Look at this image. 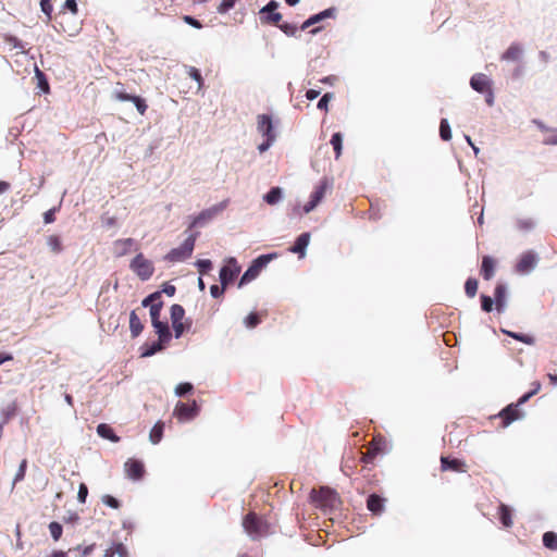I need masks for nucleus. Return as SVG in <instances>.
Masks as SVG:
<instances>
[{"instance_id":"cd10ccee","label":"nucleus","mask_w":557,"mask_h":557,"mask_svg":"<svg viewBox=\"0 0 557 557\" xmlns=\"http://www.w3.org/2000/svg\"><path fill=\"white\" fill-rule=\"evenodd\" d=\"M498 517H499L502 524L505 528H510L512 525L513 522H512L511 509L507 505H505V504L499 505Z\"/></svg>"},{"instance_id":"49530a36","label":"nucleus","mask_w":557,"mask_h":557,"mask_svg":"<svg viewBox=\"0 0 557 557\" xmlns=\"http://www.w3.org/2000/svg\"><path fill=\"white\" fill-rule=\"evenodd\" d=\"M260 322H261V318H260L259 313H257V312L249 313L247 315V318L245 319V325L249 329L256 327Z\"/></svg>"},{"instance_id":"603ef678","label":"nucleus","mask_w":557,"mask_h":557,"mask_svg":"<svg viewBox=\"0 0 557 557\" xmlns=\"http://www.w3.org/2000/svg\"><path fill=\"white\" fill-rule=\"evenodd\" d=\"M277 27L287 36H295L297 33V26L289 23L278 24Z\"/></svg>"},{"instance_id":"9b49d317","label":"nucleus","mask_w":557,"mask_h":557,"mask_svg":"<svg viewBox=\"0 0 557 557\" xmlns=\"http://www.w3.org/2000/svg\"><path fill=\"white\" fill-rule=\"evenodd\" d=\"M240 272V268L234 258L227 261V264L220 270V281L223 287L232 283Z\"/></svg>"},{"instance_id":"13d9d810","label":"nucleus","mask_w":557,"mask_h":557,"mask_svg":"<svg viewBox=\"0 0 557 557\" xmlns=\"http://www.w3.org/2000/svg\"><path fill=\"white\" fill-rule=\"evenodd\" d=\"M193 391V385L190 383H181L176 386L175 393L178 396H184L185 394Z\"/></svg>"},{"instance_id":"09e8293b","label":"nucleus","mask_w":557,"mask_h":557,"mask_svg":"<svg viewBox=\"0 0 557 557\" xmlns=\"http://www.w3.org/2000/svg\"><path fill=\"white\" fill-rule=\"evenodd\" d=\"M198 272L203 275L212 269V262L209 259H201L196 262Z\"/></svg>"},{"instance_id":"f3484780","label":"nucleus","mask_w":557,"mask_h":557,"mask_svg":"<svg viewBox=\"0 0 557 557\" xmlns=\"http://www.w3.org/2000/svg\"><path fill=\"white\" fill-rule=\"evenodd\" d=\"M441 468L442 471H455V472H466V463L457 458L450 459L449 457H441Z\"/></svg>"},{"instance_id":"423d86ee","label":"nucleus","mask_w":557,"mask_h":557,"mask_svg":"<svg viewBox=\"0 0 557 557\" xmlns=\"http://www.w3.org/2000/svg\"><path fill=\"white\" fill-rule=\"evenodd\" d=\"M275 257V255H261L255 259L251 265L243 274L239 286H243L252 280H255L261 272V270Z\"/></svg>"},{"instance_id":"6ab92c4d","label":"nucleus","mask_w":557,"mask_h":557,"mask_svg":"<svg viewBox=\"0 0 557 557\" xmlns=\"http://www.w3.org/2000/svg\"><path fill=\"white\" fill-rule=\"evenodd\" d=\"M309 242H310V234L302 233L297 237L295 244L289 248V251L293 253H298L299 257H304L306 248L309 245Z\"/></svg>"},{"instance_id":"ea45409f","label":"nucleus","mask_w":557,"mask_h":557,"mask_svg":"<svg viewBox=\"0 0 557 557\" xmlns=\"http://www.w3.org/2000/svg\"><path fill=\"white\" fill-rule=\"evenodd\" d=\"M440 136L443 140L448 141L451 138V131L446 119H442L440 123Z\"/></svg>"},{"instance_id":"bb28decb","label":"nucleus","mask_w":557,"mask_h":557,"mask_svg":"<svg viewBox=\"0 0 557 557\" xmlns=\"http://www.w3.org/2000/svg\"><path fill=\"white\" fill-rule=\"evenodd\" d=\"M381 450L380 441H376L374 437L371 446L368 448L366 453H361L362 457L361 460L367 465L372 462V460L375 458L377 453Z\"/></svg>"},{"instance_id":"8fccbe9b","label":"nucleus","mask_w":557,"mask_h":557,"mask_svg":"<svg viewBox=\"0 0 557 557\" xmlns=\"http://www.w3.org/2000/svg\"><path fill=\"white\" fill-rule=\"evenodd\" d=\"M36 77L38 78V86L40 87V89L45 92H48L49 91L48 81H47L45 74L39 69H36Z\"/></svg>"},{"instance_id":"052dcab7","label":"nucleus","mask_w":557,"mask_h":557,"mask_svg":"<svg viewBox=\"0 0 557 557\" xmlns=\"http://www.w3.org/2000/svg\"><path fill=\"white\" fill-rule=\"evenodd\" d=\"M88 495V487L85 483H81L78 487L77 498L81 503H85Z\"/></svg>"},{"instance_id":"aec40b11","label":"nucleus","mask_w":557,"mask_h":557,"mask_svg":"<svg viewBox=\"0 0 557 557\" xmlns=\"http://www.w3.org/2000/svg\"><path fill=\"white\" fill-rule=\"evenodd\" d=\"M470 85L474 90L485 92L491 87V82L486 75L480 73L471 77Z\"/></svg>"},{"instance_id":"1a4fd4ad","label":"nucleus","mask_w":557,"mask_h":557,"mask_svg":"<svg viewBox=\"0 0 557 557\" xmlns=\"http://www.w3.org/2000/svg\"><path fill=\"white\" fill-rule=\"evenodd\" d=\"M278 3L271 0L265 7L260 10V21L263 24H272L277 26L282 20V14L275 12Z\"/></svg>"},{"instance_id":"4d7b16f0","label":"nucleus","mask_w":557,"mask_h":557,"mask_svg":"<svg viewBox=\"0 0 557 557\" xmlns=\"http://www.w3.org/2000/svg\"><path fill=\"white\" fill-rule=\"evenodd\" d=\"M333 98L332 92H326L322 96V98L318 102V109L327 111V106L330 100Z\"/></svg>"},{"instance_id":"6e6552de","label":"nucleus","mask_w":557,"mask_h":557,"mask_svg":"<svg viewBox=\"0 0 557 557\" xmlns=\"http://www.w3.org/2000/svg\"><path fill=\"white\" fill-rule=\"evenodd\" d=\"M330 185L326 178H323L319 182L310 196V200L304 207V211L306 213L312 211L322 201Z\"/></svg>"},{"instance_id":"774afa93","label":"nucleus","mask_w":557,"mask_h":557,"mask_svg":"<svg viewBox=\"0 0 557 557\" xmlns=\"http://www.w3.org/2000/svg\"><path fill=\"white\" fill-rule=\"evenodd\" d=\"M534 223L531 220H520L518 222V226L521 230H531L533 227Z\"/></svg>"},{"instance_id":"0eeeda50","label":"nucleus","mask_w":557,"mask_h":557,"mask_svg":"<svg viewBox=\"0 0 557 557\" xmlns=\"http://www.w3.org/2000/svg\"><path fill=\"white\" fill-rule=\"evenodd\" d=\"M141 305L144 307L150 306V318H151V324L161 322L160 314L163 307V301L161 300V292H154L150 294L148 297H146Z\"/></svg>"},{"instance_id":"f257e3e1","label":"nucleus","mask_w":557,"mask_h":557,"mask_svg":"<svg viewBox=\"0 0 557 557\" xmlns=\"http://www.w3.org/2000/svg\"><path fill=\"white\" fill-rule=\"evenodd\" d=\"M534 385L535 386L531 392L521 396L517 403H512L506 406L503 410L499 411V413L492 416L491 419L499 420L498 426L505 429L509 426L512 422L523 418V412L520 410V406L527 403L541 388L540 383H535Z\"/></svg>"},{"instance_id":"a878e982","label":"nucleus","mask_w":557,"mask_h":557,"mask_svg":"<svg viewBox=\"0 0 557 557\" xmlns=\"http://www.w3.org/2000/svg\"><path fill=\"white\" fill-rule=\"evenodd\" d=\"M129 330L133 338L139 336L144 330V324L141 323L135 310H133L129 314Z\"/></svg>"},{"instance_id":"c756f323","label":"nucleus","mask_w":557,"mask_h":557,"mask_svg":"<svg viewBox=\"0 0 557 557\" xmlns=\"http://www.w3.org/2000/svg\"><path fill=\"white\" fill-rule=\"evenodd\" d=\"M383 506V498L377 494H372L367 500V507L373 513H379Z\"/></svg>"},{"instance_id":"4468645a","label":"nucleus","mask_w":557,"mask_h":557,"mask_svg":"<svg viewBox=\"0 0 557 557\" xmlns=\"http://www.w3.org/2000/svg\"><path fill=\"white\" fill-rule=\"evenodd\" d=\"M124 470L128 479L138 481L145 475V466L138 460L131 458L124 463Z\"/></svg>"},{"instance_id":"6e6d98bb","label":"nucleus","mask_w":557,"mask_h":557,"mask_svg":"<svg viewBox=\"0 0 557 557\" xmlns=\"http://www.w3.org/2000/svg\"><path fill=\"white\" fill-rule=\"evenodd\" d=\"M26 468H27V460L23 459L22 462L20 463L18 470L14 476V481H13L14 484L24 479L25 473H26Z\"/></svg>"},{"instance_id":"4c0bfd02","label":"nucleus","mask_w":557,"mask_h":557,"mask_svg":"<svg viewBox=\"0 0 557 557\" xmlns=\"http://www.w3.org/2000/svg\"><path fill=\"white\" fill-rule=\"evenodd\" d=\"M185 317V309L181 305H173L171 307V321L172 324H175V322L183 321Z\"/></svg>"},{"instance_id":"338daca9","label":"nucleus","mask_w":557,"mask_h":557,"mask_svg":"<svg viewBox=\"0 0 557 557\" xmlns=\"http://www.w3.org/2000/svg\"><path fill=\"white\" fill-rule=\"evenodd\" d=\"M54 220H55V209H50L45 212V214H44L45 223L49 224V223L54 222Z\"/></svg>"},{"instance_id":"dca6fc26","label":"nucleus","mask_w":557,"mask_h":557,"mask_svg":"<svg viewBox=\"0 0 557 557\" xmlns=\"http://www.w3.org/2000/svg\"><path fill=\"white\" fill-rule=\"evenodd\" d=\"M257 128L264 137L275 136L272 119L268 114H260L257 116Z\"/></svg>"},{"instance_id":"a18cd8bd","label":"nucleus","mask_w":557,"mask_h":557,"mask_svg":"<svg viewBox=\"0 0 557 557\" xmlns=\"http://www.w3.org/2000/svg\"><path fill=\"white\" fill-rule=\"evenodd\" d=\"M40 9L47 16V22L52 20L53 5L52 0H40Z\"/></svg>"},{"instance_id":"7c9ffc66","label":"nucleus","mask_w":557,"mask_h":557,"mask_svg":"<svg viewBox=\"0 0 557 557\" xmlns=\"http://www.w3.org/2000/svg\"><path fill=\"white\" fill-rule=\"evenodd\" d=\"M543 545L552 550H557V533L553 531L543 534Z\"/></svg>"},{"instance_id":"bf43d9fd","label":"nucleus","mask_w":557,"mask_h":557,"mask_svg":"<svg viewBox=\"0 0 557 557\" xmlns=\"http://www.w3.org/2000/svg\"><path fill=\"white\" fill-rule=\"evenodd\" d=\"M164 343H161L160 341L158 343H153L146 351L143 352L144 357L152 356L157 351L162 349V345Z\"/></svg>"},{"instance_id":"f03ea898","label":"nucleus","mask_w":557,"mask_h":557,"mask_svg":"<svg viewBox=\"0 0 557 557\" xmlns=\"http://www.w3.org/2000/svg\"><path fill=\"white\" fill-rule=\"evenodd\" d=\"M242 525L252 541H259L273 533L270 522L255 511H249L244 516Z\"/></svg>"},{"instance_id":"7ed1b4c3","label":"nucleus","mask_w":557,"mask_h":557,"mask_svg":"<svg viewBox=\"0 0 557 557\" xmlns=\"http://www.w3.org/2000/svg\"><path fill=\"white\" fill-rule=\"evenodd\" d=\"M199 233H190L184 243L177 247L171 249L164 257V259L171 263L181 262L189 258L194 251L195 243Z\"/></svg>"},{"instance_id":"f704fd0d","label":"nucleus","mask_w":557,"mask_h":557,"mask_svg":"<svg viewBox=\"0 0 557 557\" xmlns=\"http://www.w3.org/2000/svg\"><path fill=\"white\" fill-rule=\"evenodd\" d=\"M521 55V49L519 46L511 45L503 54V60L517 61Z\"/></svg>"},{"instance_id":"864d4df0","label":"nucleus","mask_w":557,"mask_h":557,"mask_svg":"<svg viewBox=\"0 0 557 557\" xmlns=\"http://www.w3.org/2000/svg\"><path fill=\"white\" fill-rule=\"evenodd\" d=\"M188 75L198 83V89H200L203 85V79L200 74V71L194 66H190L188 69Z\"/></svg>"},{"instance_id":"3c124183","label":"nucleus","mask_w":557,"mask_h":557,"mask_svg":"<svg viewBox=\"0 0 557 557\" xmlns=\"http://www.w3.org/2000/svg\"><path fill=\"white\" fill-rule=\"evenodd\" d=\"M495 300H493L487 295H481V308L485 312H491L493 310V305Z\"/></svg>"},{"instance_id":"a19ab883","label":"nucleus","mask_w":557,"mask_h":557,"mask_svg":"<svg viewBox=\"0 0 557 557\" xmlns=\"http://www.w3.org/2000/svg\"><path fill=\"white\" fill-rule=\"evenodd\" d=\"M59 25H60V28L58 29V32L66 34L70 37L76 36L82 29V26L79 23L75 24L73 26H70V27L64 26V24L62 22Z\"/></svg>"},{"instance_id":"58836bf2","label":"nucleus","mask_w":557,"mask_h":557,"mask_svg":"<svg viewBox=\"0 0 557 557\" xmlns=\"http://www.w3.org/2000/svg\"><path fill=\"white\" fill-rule=\"evenodd\" d=\"M465 292L468 297L473 298L478 292V280L469 277L465 284Z\"/></svg>"},{"instance_id":"ddd939ff","label":"nucleus","mask_w":557,"mask_h":557,"mask_svg":"<svg viewBox=\"0 0 557 557\" xmlns=\"http://www.w3.org/2000/svg\"><path fill=\"white\" fill-rule=\"evenodd\" d=\"M136 250H138V245H137L136 240L133 238L116 239L112 246L113 255L116 258H121V257L126 256L127 253H129L132 251H136Z\"/></svg>"},{"instance_id":"2eb2a0df","label":"nucleus","mask_w":557,"mask_h":557,"mask_svg":"<svg viewBox=\"0 0 557 557\" xmlns=\"http://www.w3.org/2000/svg\"><path fill=\"white\" fill-rule=\"evenodd\" d=\"M114 98L119 101H132L139 114L144 115L148 109L146 100L139 96L129 95L123 90H115Z\"/></svg>"},{"instance_id":"412c9836","label":"nucleus","mask_w":557,"mask_h":557,"mask_svg":"<svg viewBox=\"0 0 557 557\" xmlns=\"http://www.w3.org/2000/svg\"><path fill=\"white\" fill-rule=\"evenodd\" d=\"M114 556L128 557L129 554H128L127 547L121 542H113L104 550L103 557H114Z\"/></svg>"},{"instance_id":"9d476101","label":"nucleus","mask_w":557,"mask_h":557,"mask_svg":"<svg viewBox=\"0 0 557 557\" xmlns=\"http://www.w3.org/2000/svg\"><path fill=\"white\" fill-rule=\"evenodd\" d=\"M198 414V406L195 400L191 403L178 401L174 409V416L180 421H188Z\"/></svg>"},{"instance_id":"393cba45","label":"nucleus","mask_w":557,"mask_h":557,"mask_svg":"<svg viewBox=\"0 0 557 557\" xmlns=\"http://www.w3.org/2000/svg\"><path fill=\"white\" fill-rule=\"evenodd\" d=\"M97 433L100 437L117 443L120 437L114 433L113 429L107 423H100L97 426Z\"/></svg>"},{"instance_id":"680f3d73","label":"nucleus","mask_w":557,"mask_h":557,"mask_svg":"<svg viewBox=\"0 0 557 557\" xmlns=\"http://www.w3.org/2000/svg\"><path fill=\"white\" fill-rule=\"evenodd\" d=\"M63 8L71 11V13L74 15H76L78 13V7H77L76 0H65Z\"/></svg>"},{"instance_id":"c9c22d12","label":"nucleus","mask_w":557,"mask_h":557,"mask_svg":"<svg viewBox=\"0 0 557 557\" xmlns=\"http://www.w3.org/2000/svg\"><path fill=\"white\" fill-rule=\"evenodd\" d=\"M331 145L333 146L335 152V159H338L342 154L343 148V136L341 133L333 134L331 138Z\"/></svg>"},{"instance_id":"37998d69","label":"nucleus","mask_w":557,"mask_h":557,"mask_svg":"<svg viewBox=\"0 0 557 557\" xmlns=\"http://www.w3.org/2000/svg\"><path fill=\"white\" fill-rule=\"evenodd\" d=\"M190 325H191L190 321H187L186 323L183 321H180V322H175V324H172L175 337L180 338L183 335V333L190 327Z\"/></svg>"},{"instance_id":"c85d7f7f","label":"nucleus","mask_w":557,"mask_h":557,"mask_svg":"<svg viewBox=\"0 0 557 557\" xmlns=\"http://www.w3.org/2000/svg\"><path fill=\"white\" fill-rule=\"evenodd\" d=\"M159 335L161 343H168L171 339V332L166 322H158L152 325Z\"/></svg>"},{"instance_id":"79ce46f5","label":"nucleus","mask_w":557,"mask_h":557,"mask_svg":"<svg viewBox=\"0 0 557 557\" xmlns=\"http://www.w3.org/2000/svg\"><path fill=\"white\" fill-rule=\"evenodd\" d=\"M49 531H50L52 539L54 541H59L62 536L63 528L59 522L52 521L49 524Z\"/></svg>"},{"instance_id":"5701e85b","label":"nucleus","mask_w":557,"mask_h":557,"mask_svg":"<svg viewBox=\"0 0 557 557\" xmlns=\"http://www.w3.org/2000/svg\"><path fill=\"white\" fill-rule=\"evenodd\" d=\"M495 307L498 312L505 310L506 307V286L504 284H497L494 290Z\"/></svg>"},{"instance_id":"c03bdc74","label":"nucleus","mask_w":557,"mask_h":557,"mask_svg":"<svg viewBox=\"0 0 557 557\" xmlns=\"http://www.w3.org/2000/svg\"><path fill=\"white\" fill-rule=\"evenodd\" d=\"M47 243L53 252L58 253L62 250V243H61V239L59 236H57V235L49 236Z\"/></svg>"},{"instance_id":"2f4dec72","label":"nucleus","mask_w":557,"mask_h":557,"mask_svg":"<svg viewBox=\"0 0 557 557\" xmlns=\"http://www.w3.org/2000/svg\"><path fill=\"white\" fill-rule=\"evenodd\" d=\"M264 201L269 205H275L282 199V189L280 187H273L263 197Z\"/></svg>"},{"instance_id":"de8ad7c7","label":"nucleus","mask_w":557,"mask_h":557,"mask_svg":"<svg viewBox=\"0 0 557 557\" xmlns=\"http://www.w3.org/2000/svg\"><path fill=\"white\" fill-rule=\"evenodd\" d=\"M236 2L237 0H222L218 5L216 11L220 14H225L235 7Z\"/></svg>"},{"instance_id":"0e129e2a","label":"nucleus","mask_w":557,"mask_h":557,"mask_svg":"<svg viewBox=\"0 0 557 557\" xmlns=\"http://www.w3.org/2000/svg\"><path fill=\"white\" fill-rule=\"evenodd\" d=\"M226 287H223V285L221 284V286H218V285H212L210 287V294L212 297L214 298H219L220 296L223 295L224 290H225Z\"/></svg>"},{"instance_id":"a211bd4d","label":"nucleus","mask_w":557,"mask_h":557,"mask_svg":"<svg viewBox=\"0 0 557 557\" xmlns=\"http://www.w3.org/2000/svg\"><path fill=\"white\" fill-rule=\"evenodd\" d=\"M495 268H496V261L492 257L484 256L482 258L480 273L484 280L488 281L494 276Z\"/></svg>"},{"instance_id":"e433bc0d","label":"nucleus","mask_w":557,"mask_h":557,"mask_svg":"<svg viewBox=\"0 0 557 557\" xmlns=\"http://www.w3.org/2000/svg\"><path fill=\"white\" fill-rule=\"evenodd\" d=\"M503 332L506 335H508V336L512 337L513 339L521 342L523 344L532 345L534 343V338L530 335H527L523 333L510 332V331H506V330H503Z\"/></svg>"},{"instance_id":"39448f33","label":"nucleus","mask_w":557,"mask_h":557,"mask_svg":"<svg viewBox=\"0 0 557 557\" xmlns=\"http://www.w3.org/2000/svg\"><path fill=\"white\" fill-rule=\"evenodd\" d=\"M129 268L143 281L149 280L154 271L152 262L146 259L141 252L134 257Z\"/></svg>"},{"instance_id":"5fc2aeb1","label":"nucleus","mask_w":557,"mask_h":557,"mask_svg":"<svg viewBox=\"0 0 557 557\" xmlns=\"http://www.w3.org/2000/svg\"><path fill=\"white\" fill-rule=\"evenodd\" d=\"M101 500L104 505H107L113 509H119L121 506L120 502L115 497H113L109 494L103 495Z\"/></svg>"},{"instance_id":"20e7f679","label":"nucleus","mask_w":557,"mask_h":557,"mask_svg":"<svg viewBox=\"0 0 557 557\" xmlns=\"http://www.w3.org/2000/svg\"><path fill=\"white\" fill-rule=\"evenodd\" d=\"M310 499L317 507L333 508L337 503V494L330 487H320L311 491Z\"/></svg>"},{"instance_id":"e2e57ef3","label":"nucleus","mask_w":557,"mask_h":557,"mask_svg":"<svg viewBox=\"0 0 557 557\" xmlns=\"http://www.w3.org/2000/svg\"><path fill=\"white\" fill-rule=\"evenodd\" d=\"M275 137L276 136L265 137V140L261 145H259V147H258L259 151L260 152L267 151L270 148V146L274 143Z\"/></svg>"},{"instance_id":"473e14b6","label":"nucleus","mask_w":557,"mask_h":557,"mask_svg":"<svg viewBox=\"0 0 557 557\" xmlns=\"http://www.w3.org/2000/svg\"><path fill=\"white\" fill-rule=\"evenodd\" d=\"M2 38L3 41L10 46L11 49H16L21 52H24L25 47L17 37L10 34H4Z\"/></svg>"},{"instance_id":"69168bd1","label":"nucleus","mask_w":557,"mask_h":557,"mask_svg":"<svg viewBox=\"0 0 557 557\" xmlns=\"http://www.w3.org/2000/svg\"><path fill=\"white\" fill-rule=\"evenodd\" d=\"M183 20H184L185 23H187L188 25H190V26H193L195 28H201L202 27V24L198 20L194 18L193 16L185 15L183 17Z\"/></svg>"},{"instance_id":"f8f14e48","label":"nucleus","mask_w":557,"mask_h":557,"mask_svg":"<svg viewBox=\"0 0 557 557\" xmlns=\"http://www.w3.org/2000/svg\"><path fill=\"white\" fill-rule=\"evenodd\" d=\"M537 261L539 258L535 252L531 250L525 251L520 256L516 264V271L520 274H527L535 268Z\"/></svg>"},{"instance_id":"4be33fe9","label":"nucleus","mask_w":557,"mask_h":557,"mask_svg":"<svg viewBox=\"0 0 557 557\" xmlns=\"http://www.w3.org/2000/svg\"><path fill=\"white\" fill-rule=\"evenodd\" d=\"M334 13H335V9L330 8V9H326L318 14H314V15L310 16L306 22H304V24L301 25V29L305 30L324 18L333 17Z\"/></svg>"},{"instance_id":"b1692460","label":"nucleus","mask_w":557,"mask_h":557,"mask_svg":"<svg viewBox=\"0 0 557 557\" xmlns=\"http://www.w3.org/2000/svg\"><path fill=\"white\" fill-rule=\"evenodd\" d=\"M216 212L218 210L215 208L203 210L194 218L189 228L205 225L207 222L213 219Z\"/></svg>"},{"instance_id":"72a5a7b5","label":"nucleus","mask_w":557,"mask_h":557,"mask_svg":"<svg viewBox=\"0 0 557 557\" xmlns=\"http://www.w3.org/2000/svg\"><path fill=\"white\" fill-rule=\"evenodd\" d=\"M163 422H157L150 431V441L152 444H158L163 435Z\"/></svg>"}]
</instances>
